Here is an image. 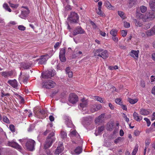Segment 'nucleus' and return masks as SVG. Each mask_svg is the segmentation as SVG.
Here are the masks:
<instances>
[{
	"instance_id": "nucleus-1",
	"label": "nucleus",
	"mask_w": 155,
	"mask_h": 155,
	"mask_svg": "<svg viewBox=\"0 0 155 155\" xmlns=\"http://www.w3.org/2000/svg\"><path fill=\"white\" fill-rule=\"evenodd\" d=\"M94 56L102 58L105 59L108 57V54L106 50L100 48L95 50Z\"/></svg>"
},
{
	"instance_id": "nucleus-2",
	"label": "nucleus",
	"mask_w": 155,
	"mask_h": 155,
	"mask_svg": "<svg viewBox=\"0 0 155 155\" xmlns=\"http://www.w3.org/2000/svg\"><path fill=\"white\" fill-rule=\"evenodd\" d=\"M54 133H51L48 137L46 141L44 144V147L45 149L49 148L53 142L54 141Z\"/></svg>"
},
{
	"instance_id": "nucleus-3",
	"label": "nucleus",
	"mask_w": 155,
	"mask_h": 155,
	"mask_svg": "<svg viewBox=\"0 0 155 155\" xmlns=\"http://www.w3.org/2000/svg\"><path fill=\"white\" fill-rule=\"evenodd\" d=\"M42 87L48 89H51L54 87L56 85V83L53 81L50 80L45 81L42 83Z\"/></svg>"
},
{
	"instance_id": "nucleus-4",
	"label": "nucleus",
	"mask_w": 155,
	"mask_h": 155,
	"mask_svg": "<svg viewBox=\"0 0 155 155\" xmlns=\"http://www.w3.org/2000/svg\"><path fill=\"white\" fill-rule=\"evenodd\" d=\"M35 141L32 139H30L27 140L25 143V147L29 151H32L35 150Z\"/></svg>"
},
{
	"instance_id": "nucleus-5",
	"label": "nucleus",
	"mask_w": 155,
	"mask_h": 155,
	"mask_svg": "<svg viewBox=\"0 0 155 155\" xmlns=\"http://www.w3.org/2000/svg\"><path fill=\"white\" fill-rule=\"evenodd\" d=\"M52 53L49 55L46 54L41 56L40 58L38 60L39 61L38 64H45L47 60L49 58H50L53 54V51H51Z\"/></svg>"
},
{
	"instance_id": "nucleus-6",
	"label": "nucleus",
	"mask_w": 155,
	"mask_h": 155,
	"mask_svg": "<svg viewBox=\"0 0 155 155\" xmlns=\"http://www.w3.org/2000/svg\"><path fill=\"white\" fill-rule=\"evenodd\" d=\"M55 71L54 70L46 71L41 73V78L44 79L51 78L53 77L55 74Z\"/></svg>"
},
{
	"instance_id": "nucleus-7",
	"label": "nucleus",
	"mask_w": 155,
	"mask_h": 155,
	"mask_svg": "<svg viewBox=\"0 0 155 155\" xmlns=\"http://www.w3.org/2000/svg\"><path fill=\"white\" fill-rule=\"evenodd\" d=\"M79 17L78 14L75 12H71L68 18V20L70 21L71 22L77 23Z\"/></svg>"
},
{
	"instance_id": "nucleus-8",
	"label": "nucleus",
	"mask_w": 155,
	"mask_h": 155,
	"mask_svg": "<svg viewBox=\"0 0 155 155\" xmlns=\"http://www.w3.org/2000/svg\"><path fill=\"white\" fill-rule=\"evenodd\" d=\"M68 100L71 103L74 104L78 101V98L76 94L74 93H71L69 95Z\"/></svg>"
},
{
	"instance_id": "nucleus-9",
	"label": "nucleus",
	"mask_w": 155,
	"mask_h": 155,
	"mask_svg": "<svg viewBox=\"0 0 155 155\" xmlns=\"http://www.w3.org/2000/svg\"><path fill=\"white\" fill-rule=\"evenodd\" d=\"M88 101L84 98L81 100V102L80 103L79 107L81 109L84 111L87 110V107L88 105Z\"/></svg>"
},
{
	"instance_id": "nucleus-10",
	"label": "nucleus",
	"mask_w": 155,
	"mask_h": 155,
	"mask_svg": "<svg viewBox=\"0 0 155 155\" xmlns=\"http://www.w3.org/2000/svg\"><path fill=\"white\" fill-rule=\"evenodd\" d=\"M65 49H66L65 48L61 49L59 54L60 59L61 62H64L66 61V58L65 57Z\"/></svg>"
},
{
	"instance_id": "nucleus-11",
	"label": "nucleus",
	"mask_w": 155,
	"mask_h": 155,
	"mask_svg": "<svg viewBox=\"0 0 155 155\" xmlns=\"http://www.w3.org/2000/svg\"><path fill=\"white\" fill-rule=\"evenodd\" d=\"M84 31L81 28V27L78 26L77 27L74 31L73 34L75 36L79 34H83L84 33Z\"/></svg>"
},
{
	"instance_id": "nucleus-12",
	"label": "nucleus",
	"mask_w": 155,
	"mask_h": 155,
	"mask_svg": "<svg viewBox=\"0 0 155 155\" xmlns=\"http://www.w3.org/2000/svg\"><path fill=\"white\" fill-rule=\"evenodd\" d=\"M8 146L15 148L21 149V147L17 143L14 141L9 142H8Z\"/></svg>"
},
{
	"instance_id": "nucleus-13",
	"label": "nucleus",
	"mask_w": 155,
	"mask_h": 155,
	"mask_svg": "<svg viewBox=\"0 0 155 155\" xmlns=\"http://www.w3.org/2000/svg\"><path fill=\"white\" fill-rule=\"evenodd\" d=\"M65 124L68 127H72L74 126L71 121V120L70 118L68 117H66L65 118Z\"/></svg>"
},
{
	"instance_id": "nucleus-14",
	"label": "nucleus",
	"mask_w": 155,
	"mask_h": 155,
	"mask_svg": "<svg viewBox=\"0 0 155 155\" xmlns=\"http://www.w3.org/2000/svg\"><path fill=\"white\" fill-rule=\"evenodd\" d=\"M136 16L137 18L142 19V20L144 21H146V19L150 18L152 17H147L145 15H143L139 12H137L136 14Z\"/></svg>"
},
{
	"instance_id": "nucleus-15",
	"label": "nucleus",
	"mask_w": 155,
	"mask_h": 155,
	"mask_svg": "<svg viewBox=\"0 0 155 155\" xmlns=\"http://www.w3.org/2000/svg\"><path fill=\"white\" fill-rule=\"evenodd\" d=\"M153 11H151L150 12H147L145 15H146V17H152L150 18H147L146 19V21H148V20H150L153 19L155 17V14L154 13Z\"/></svg>"
},
{
	"instance_id": "nucleus-16",
	"label": "nucleus",
	"mask_w": 155,
	"mask_h": 155,
	"mask_svg": "<svg viewBox=\"0 0 155 155\" xmlns=\"http://www.w3.org/2000/svg\"><path fill=\"white\" fill-rule=\"evenodd\" d=\"M139 52L138 50H132L130 53V55L135 59H137L138 57Z\"/></svg>"
},
{
	"instance_id": "nucleus-17",
	"label": "nucleus",
	"mask_w": 155,
	"mask_h": 155,
	"mask_svg": "<svg viewBox=\"0 0 155 155\" xmlns=\"http://www.w3.org/2000/svg\"><path fill=\"white\" fill-rule=\"evenodd\" d=\"M63 150L64 147H63V144L62 143H61L60 146L58 145V146L55 151V154H59L63 151Z\"/></svg>"
},
{
	"instance_id": "nucleus-18",
	"label": "nucleus",
	"mask_w": 155,
	"mask_h": 155,
	"mask_svg": "<svg viewBox=\"0 0 155 155\" xmlns=\"http://www.w3.org/2000/svg\"><path fill=\"white\" fill-rule=\"evenodd\" d=\"M91 121V118L89 117H84L83 118L82 123L84 125H85L89 124Z\"/></svg>"
},
{
	"instance_id": "nucleus-19",
	"label": "nucleus",
	"mask_w": 155,
	"mask_h": 155,
	"mask_svg": "<svg viewBox=\"0 0 155 155\" xmlns=\"http://www.w3.org/2000/svg\"><path fill=\"white\" fill-rule=\"evenodd\" d=\"M8 83L14 88H15L17 87V82L15 79L9 80L8 81Z\"/></svg>"
},
{
	"instance_id": "nucleus-20",
	"label": "nucleus",
	"mask_w": 155,
	"mask_h": 155,
	"mask_svg": "<svg viewBox=\"0 0 155 155\" xmlns=\"http://www.w3.org/2000/svg\"><path fill=\"white\" fill-rule=\"evenodd\" d=\"M133 115L134 119L137 121H140L142 119V117L139 116L138 114L135 112H134Z\"/></svg>"
},
{
	"instance_id": "nucleus-21",
	"label": "nucleus",
	"mask_w": 155,
	"mask_h": 155,
	"mask_svg": "<svg viewBox=\"0 0 155 155\" xmlns=\"http://www.w3.org/2000/svg\"><path fill=\"white\" fill-rule=\"evenodd\" d=\"M104 116V114H101L96 119L95 121V123H96V124H97L98 122H101L103 120Z\"/></svg>"
},
{
	"instance_id": "nucleus-22",
	"label": "nucleus",
	"mask_w": 155,
	"mask_h": 155,
	"mask_svg": "<svg viewBox=\"0 0 155 155\" xmlns=\"http://www.w3.org/2000/svg\"><path fill=\"white\" fill-rule=\"evenodd\" d=\"M70 137L75 136L77 137H80V135L77 132L76 130H71L70 131V133L69 134Z\"/></svg>"
},
{
	"instance_id": "nucleus-23",
	"label": "nucleus",
	"mask_w": 155,
	"mask_h": 155,
	"mask_svg": "<svg viewBox=\"0 0 155 155\" xmlns=\"http://www.w3.org/2000/svg\"><path fill=\"white\" fill-rule=\"evenodd\" d=\"M83 55V53L81 51L77 50L75 51L73 55V57L75 58Z\"/></svg>"
},
{
	"instance_id": "nucleus-24",
	"label": "nucleus",
	"mask_w": 155,
	"mask_h": 155,
	"mask_svg": "<svg viewBox=\"0 0 155 155\" xmlns=\"http://www.w3.org/2000/svg\"><path fill=\"white\" fill-rule=\"evenodd\" d=\"M140 113L143 115L146 116L149 114L150 112L147 109H141L140 110Z\"/></svg>"
},
{
	"instance_id": "nucleus-25",
	"label": "nucleus",
	"mask_w": 155,
	"mask_h": 155,
	"mask_svg": "<svg viewBox=\"0 0 155 155\" xmlns=\"http://www.w3.org/2000/svg\"><path fill=\"white\" fill-rule=\"evenodd\" d=\"M104 4L105 6L108 9H113L114 7L112 6L110 3L107 1H105Z\"/></svg>"
},
{
	"instance_id": "nucleus-26",
	"label": "nucleus",
	"mask_w": 155,
	"mask_h": 155,
	"mask_svg": "<svg viewBox=\"0 0 155 155\" xmlns=\"http://www.w3.org/2000/svg\"><path fill=\"white\" fill-rule=\"evenodd\" d=\"M65 70L67 74H68V77L69 78H72L73 76V73L72 71L70 70V68L69 67H67Z\"/></svg>"
},
{
	"instance_id": "nucleus-27",
	"label": "nucleus",
	"mask_w": 155,
	"mask_h": 155,
	"mask_svg": "<svg viewBox=\"0 0 155 155\" xmlns=\"http://www.w3.org/2000/svg\"><path fill=\"white\" fill-rule=\"evenodd\" d=\"M21 65L24 69H28L31 67L32 65V64L30 63H22Z\"/></svg>"
},
{
	"instance_id": "nucleus-28",
	"label": "nucleus",
	"mask_w": 155,
	"mask_h": 155,
	"mask_svg": "<svg viewBox=\"0 0 155 155\" xmlns=\"http://www.w3.org/2000/svg\"><path fill=\"white\" fill-rule=\"evenodd\" d=\"M104 130V126H101L98 128V130H96L95 131V134L96 136L97 135L100 134Z\"/></svg>"
},
{
	"instance_id": "nucleus-29",
	"label": "nucleus",
	"mask_w": 155,
	"mask_h": 155,
	"mask_svg": "<svg viewBox=\"0 0 155 155\" xmlns=\"http://www.w3.org/2000/svg\"><path fill=\"white\" fill-rule=\"evenodd\" d=\"M138 101V98H136L134 99H133L130 98L128 99V101L131 104H134L136 103Z\"/></svg>"
},
{
	"instance_id": "nucleus-30",
	"label": "nucleus",
	"mask_w": 155,
	"mask_h": 155,
	"mask_svg": "<svg viewBox=\"0 0 155 155\" xmlns=\"http://www.w3.org/2000/svg\"><path fill=\"white\" fill-rule=\"evenodd\" d=\"M149 4L152 10L155 12V1H150L149 2Z\"/></svg>"
},
{
	"instance_id": "nucleus-31",
	"label": "nucleus",
	"mask_w": 155,
	"mask_h": 155,
	"mask_svg": "<svg viewBox=\"0 0 155 155\" xmlns=\"http://www.w3.org/2000/svg\"><path fill=\"white\" fill-rule=\"evenodd\" d=\"M96 13L100 16L104 17L105 16L104 13L101 11V8H98V9H97Z\"/></svg>"
},
{
	"instance_id": "nucleus-32",
	"label": "nucleus",
	"mask_w": 155,
	"mask_h": 155,
	"mask_svg": "<svg viewBox=\"0 0 155 155\" xmlns=\"http://www.w3.org/2000/svg\"><path fill=\"white\" fill-rule=\"evenodd\" d=\"M94 97L97 101L100 102L101 103H105L104 99L100 97L95 96Z\"/></svg>"
},
{
	"instance_id": "nucleus-33",
	"label": "nucleus",
	"mask_w": 155,
	"mask_h": 155,
	"mask_svg": "<svg viewBox=\"0 0 155 155\" xmlns=\"http://www.w3.org/2000/svg\"><path fill=\"white\" fill-rule=\"evenodd\" d=\"M110 33L112 36H117V31L116 29H113L111 30Z\"/></svg>"
},
{
	"instance_id": "nucleus-34",
	"label": "nucleus",
	"mask_w": 155,
	"mask_h": 155,
	"mask_svg": "<svg viewBox=\"0 0 155 155\" xmlns=\"http://www.w3.org/2000/svg\"><path fill=\"white\" fill-rule=\"evenodd\" d=\"M134 21L135 25L137 27H141L142 25V24L141 22H140L139 21H137L136 19H134Z\"/></svg>"
},
{
	"instance_id": "nucleus-35",
	"label": "nucleus",
	"mask_w": 155,
	"mask_h": 155,
	"mask_svg": "<svg viewBox=\"0 0 155 155\" xmlns=\"http://www.w3.org/2000/svg\"><path fill=\"white\" fill-rule=\"evenodd\" d=\"M82 149L80 147H78L75 150L74 152L77 154H79L82 152Z\"/></svg>"
},
{
	"instance_id": "nucleus-36",
	"label": "nucleus",
	"mask_w": 155,
	"mask_h": 155,
	"mask_svg": "<svg viewBox=\"0 0 155 155\" xmlns=\"http://www.w3.org/2000/svg\"><path fill=\"white\" fill-rule=\"evenodd\" d=\"M146 34L147 36H150L154 35V32H153L152 28L150 30H148L146 32Z\"/></svg>"
},
{
	"instance_id": "nucleus-37",
	"label": "nucleus",
	"mask_w": 155,
	"mask_h": 155,
	"mask_svg": "<svg viewBox=\"0 0 155 155\" xmlns=\"http://www.w3.org/2000/svg\"><path fill=\"white\" fill-rule=\"evenodd\" d=\"M3 7L5 10L8 11L9 12H11L12 10L11 9L9 8L7 4L4 3L3 5Z\"/></svg>"
},
{
	"instance_id": "nucleus-38",
	"label": "nucleus",
	"mask_w": 155,
	"mask_h": 155,
	"mask_svg": "<svg viewBox=\"0 0 155 155\" xmlns=\"http://www.w3.org/2000/svg\"><path fill=\"white\" fill-rule=\"evenodd\" d=\"M118 14L123 19L125 18V16L123 12L121 11H118Z\"/></svg>"
},
{
	"instance_id": "nucleus-39",
	"label": "nucleus",
	"mask_w": 155,
	"mask_h": 155,
	"mask_svg": "<svg viewBox=\"0 0 155 155\" xmlns=\"http://www.w3.org/2000/svg\"><path fill=\"white\" fill-rule=\"evenodd\" d=\"M28 78V75H25L21 78L22 80L24 83L25 84L27 83Z\"/></svg>"
},
{
	"instance_id": "nucleus-40",
	"label": "nucleus",
	"mask_w": 155,
	"mask_h": 155,
	"mask_svg": "<svg viewBox=\"0 0 155 155\" xmlns=\"http://www.w3.org/2000/svg\"><path fill=\"white\" fill-rule=\"evenodd\" d=\"M61 137L64 139L67 138V134L66 132L64 131H61Z\"/></svg>"
},
{
	"instance_id": "nucleus-41",
	"label": "nucleus",
	"mask_w": 155,
	"mask_h": 155,
	"mask_svg": "<svg viewBox=\"0 0 155 155\" xmlns=\"http://www.w3.org/2000/svg\"><path fill=\"white\" fill-rule=\"evenodd\" d=\"M95 104L92 105L90 107V110L91 112L93 113L96 111Z\"/></svg>"
},
{
	"instance_id": "nucleus-42",
	"label": "nucleus",
	"mask_w": 155,
	"mask_h": 155,
	"mask_svg": "<svg viewBox=\"0 0 155 155\" xmlns=\"http://www.w3.org/2000/svg\"><path fill=\"white\" fill-rule=\"evenodd\" d=\"M45 111L44 110H43L42 109L39 112V114H41L42 115V116H41V117H39V118H44L45 117Z\"/></svg>"
},
{
	"instance_id": "nucleus-43",
	"label": "nucleus",
	"mask_w": 155,
	"mask_h": 155,
	"mask_svg": "<svg viewBox=\"0 0 155 155\" xmlns=\"http://www.w3.org/2000/svg\"><path fill=\"white\" fill-rule=\"evenodd\" d=\"M140 10L142 13H143L146 11L147 8L145 6H142L140 7Z\"/></svg>"
},
{
	"instance_id": "nucleus-44",
	"label": "nucleus",
	"mask_w": 155,
	"mask_h": 155,
	"mask_svg": "<svg viewBox=\"0 0 155 155\" xmlns=\"http://www.w3.org/2000/svg\"><path fill=\"white\" fill-rule=\"evenodd\" d=\"M9 128L10 130L12 132H15V126L13 124H11L9 125Z\"/></svg>"
},
{
	"instance_id": "nucleus-45",
	"label": "nucleus",
	"mask_w": 155,
	"mask_h": 155,
	"mask_svg": "<svg viewBox=\"0 0 155 155\" xmlns=\"http://www.w3.org/2000/svg\"><path fill=\"white\" fill-rule=\"evenodd\" d=\"M138 150V146H136L135 147L132 152V155H135L136 154Z\"/></svg>"
},
{
	"instance_id": "nucleus-46",
	"label": "nucleus",
	"mask_w": 155,
	"mask_h": 155,
	"mask_svg": "<svg viewBox=\"0 0 155 155\" xmlns=\"http://www.w3.org/2000/svg\"><path fill=\"white\" fill-rule=\"evenodd\" d=\"M8 3H9V4L10 5V6L12 8H16L18 6V5H17V4L14 5V4H13L11 2V1H9Z\"/></svg>"
},
{
	"instance_id": "nucleus-47",
	"label": "nucleus",
	"mask_w": 155,
	"mask_h": 155,
	"mask_svg": "<svg viewBox=\"0 0 155 155\" xmlns=\"http://www.w3.org/2000/svg\"><path fill=\"white\" fill-rule=\"evenodd\" d=\"M3 121L4 122L7 124H9L10 123L9 120L6 116H4L3 117Z\"/></svg>"
},
{
	"instance_id": "nucleus-48",
	"label": "nucleus",
	"mask_w": 155,
	"mask_h": 155,
	"mask_svg": "<svg viewBox=\"0 0 155 155\" xmlns=\"http://www.w3.org/2000/svg\"><path fill=\"white\" fill-rule=\"evenodd\" d=\"M123 139V138L121 137H118L117 138L114 140V142L116 144H117L119 143L120 141H121Z\"/></svg>"
},
{
	"instance_id": "nucleus-49",
	"label": "nucleus",
	"mask_w": 155,
	"mask_h": 155,
	"mask_svg": "<svg viewBox=\"0 0 155 155\" xmlns=\"http://www.w3.org/2000/svg\"><path fill=\"white\" fill-rule=\"evenodd\" d=\"M18 28L20 30L24 31L25 30L26 28L23 25H20L18 26Z\"/></svg>"
},
{
	"instance_id": "nucleus-50",
	"label": "nucleus",
	"mask_w": 155,
	"mask_h": 155,
	"mask_svg": "<svg viewBox=\"0 0 155 155\" xmlns=\"http://www.w3.org/2000/svg\"><path fill=\"white\" fill-rule=\"evenodd\" d=\"M115 101L116 103L120 105H122V102L121 101V100L120 98L116 99Z\"/></svg>"
},
{
	"instance_id": "nucleus-51",
	"label": "nucleus",
	"mask_w": 155,
	"mask_h": 155,
	"mask_svg": "<svg viewBox=\"0 0 155 155\" xmlns=\"http://www.w3.org/2000/svg\"><path fill=\"white\" fill-rule=\"evenodd\" d=\"M109 69L111 70H114V69H117L118 68V66L117 65H115L114 66H110L108 67Z\"/></svg>"
},
{
	"instance_id": "nucleus-52",
	"label": "nucleus",
	"mask_w": 155,
	"mask_h": 155,
	"mask_svg": "<svg viewBox=\"0 0 155 155\" xmlns=\"http://www.w3.org/2000/svg\"><path fill=\"white\" fill-rule=\"evenodd\" d=\"M144 120L146 121L147 123V126L148 127L151 124V122L150 120L148 118L146 117L144 118Z\"/></svg>"
},
{
	"instance_id": "nucleus-53",
	"label": "nucleus",
	"mask_w": 155,
	"mask_h": 155,
	"mask_svg": "<svg viewBox=\"0 0 155 155\" xmlns=\"http://www.w3.org/2000/svg\"><path fill=\"white\" fill-rule=\"evenodd\" d=\"M113 124H109L107 125V127L108 130H110L113 129Z\"/></svg>"
},
{
	"instance_id": "nucleus-54",
	"label": "nucleus",
	"mask_w": 155,
	"mask_h": 155,
	"mask_svg": "<svg viewBox=\"0 0 155 155\" xmlns=\"http://www.w3.org/2000/svg\"><path fill=\"white\" fill-rule=\"evenodd\" d=\"M112 38L113 40L115 42H117L118 41V38L117 36H112Z\"/></svg>"
},
{
	"instance_id": "nucleus-55",
	"label": "nucleus",
	"mask_w": 155,
	"mask_h": 155,
	"mask_svg": "<svg viewBox=\"0 0 155 155\" xmlns=\"http://www.w3.org/2000/svg\"><path fill=\"white\" fill-rule=\"evenodd\" d=\"M124 26L126 28H128L130 27V24L129 23L125 21L124 22Z\"/></svg>"
},
{
	"instance_id": "nucleus-56",
	"label": "nucleus",
	"mask_w": 155,
	"mask_h": 155,
	"mask_svg": "<svg viewBox=\"0 0 155 155\" xmlns=\"http://www.w3.org/2000/svg\"><path fill=\"white\" fill-rule=\"evenodd\" d=\"M127 34V32L126 31L123 30L121 31V35L123 37H125Z\"/></svg>"
},
{
	"instance_id": "nucleus-57",
	"label": "nucleus",
	"mask_w": 155,
	"mask_h": 155,
	"mask_svg": "<svg viewBox=\"0 0 155 155\" xmlns=\"http://www.w3.org/2000/svg\"><path fill=\"white\" fill-rule=\"evenodd\" d=\"M60 43H59V42H57L55 43V45H54V48L55 49H58V48H59V47L60 46Z\"/></svg>"
},
{
	"instance_id": "nucleus-58",
	"label": "nucleus",
	"mask_w": 155,
	"mask_h": 155,
	"mask_svg": "<svg viewBox=\"0 0 155 155\" xmlns=\"http://www.w3.org/2000/svg\"><path fill=\"white\" fill-rule=\"evenodd\" d=\"M150 142L149 139H147L145 141V147H148Z\"/></svg>"
},
{
	"instance_id": "nucleus-59",
	"label": "nucleus",
	"mask_w": 155,
	"mask_h": 155,
	"mask_svg": "<svg viewBox=\"0 0 155 155\" xmlns=\"http://www.w3.org/2000/svg\"><path fill=\"white\" fill-rule=\"evenodd\" d=\"M96 111L102 108V106L101 104L95 105Z\"/></svg>"
},
{
	"instance_id": "nucleus-60",
	"label": "nucleus",
	"mask_w": 155,
	"mask_h": 155,
	"mask_svg": "<svg viewBox=\"0 0 155 155\" xmlns=\"http://www.w3.org/2000/svg\"><path fill=\"white\" fill-rule=\"evenodd\" d=\"M140 134V132L138 130H135L134 134L135 136H137L139 135Z\"/></svg>"
},
{
	"instance_id": "nucleus-61",
	"label": "nucleus",
	"mask_w": 155,
	"mask_h": 155,
	"mask_svg": "<svg viewBox=\"0 0 155 155\" xmlns=\"http://www.w3.org/2000/svg\"><path fill=\"white\" fill-rule=\"evenodd\" d=\"M90 22L91 25L92 26L93 28L94 29H96L97 28V26L93 22L91 21H90Z\"/></svg>"
},
{
	"instance_id": "nucleus-62",
	"label": "nucleus",
	"mask_w": 155,
	"mask_h": 155,
	"mask_svg": "<svg viewBox=\"0 0 155 155\" xmlns=\"http://www.w3.org/2000/svg\"><path fill=\"white\" fill-rule=\"evenodd\" d=\"M8 73L7 72H3L2 73V75L4 77H7L8 76Z\"/></svg>"
},
{
	"instance_id": "nucleus-63",
	"label": "nucleus",
	"mask_w": 155,
	"mask_h": 155,
	"mask_svg": "<svg viewBox=\"0 0 155 155\" xmlns=\"http://www.w3.org/2000/svg\"><path fill=\"white\" fill-rule=\"evenodd\" d=\"M140 84L141 86L143 87H144L145 86V84L144 81H141Z\"/></svg>"
},
{
	"instance_id": "nucleus-64",
	"label": "nucleus",
	"mask_w": 155,
	"mask_h": 155,
	"mask_svg": "<svg viewBox=\"0 0 155 155\" xmlns=\"http://www.w3.org/2000/svg\"><path fill=\"white\" fill-rule=\"evenodd\" d=\"M120 105L121 106V107L123 110H127V106L125 105L122 104V105Z\"/></svg>"
}]
</instances>
